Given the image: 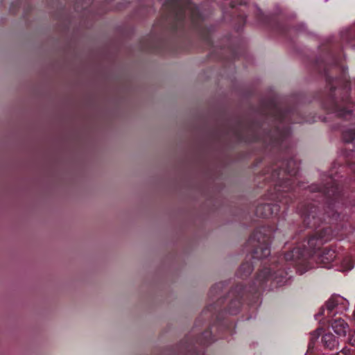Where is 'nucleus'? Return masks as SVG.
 I'll return each instance as SVG.
<instances>
[{
    "mask_svg": "<svg viewBox=\"0 0 355 355\" xmlns=\"http://www.w3.org/2000/svg\"><path fill=\"white\" fill-rule=\"evenodd\" d=\"M347 343L351 345L353 347H355V331L353 332L352 334H350Z\"/></svg>",
    "mask_w": 355,
    "mask_h": 355,
    "instance_id": "9b49d317",
    "label": "nucleus"
},
{
    "mask_svg": "<svg viewBox=\"0 0 355 355\" xmlns=\"http://www.w3.org/2000/svg\"><path fill=\"white\" fill-rule=\"evenodd\" d=\"M286 173H289L291 175H295V174H296V171H293L290 170V169H288V171H280L279 173H278V174H277L278 178H279V179H280V177H279V176H280V175H282V177H283V176H284V175H285Z\"/></svg>",
    "mask_w": 355,
    "mask_h": 355,
    "instance_id": "f8f14e48",
    "label": "nucleus"
},
{
    "mask_svg": "<svg viewBox=\"0 0 355 355\" xmlns=\"http://www.w3.org/2000/svg\"><path fill=\"white\" fill-rule=\"evenodd\" d=\"M243 268L246 270V274H245V275H249V274L251 272V271H252V267H251V265H250V264H249V263L243 264V265L241 266V269H243Z\"/></svg>",
    "mask_w": 355,
    "mask_h": 355,
    "instance_id": "ddd939ff",
    "label": "nucleus"
},
{
    "mask_svg": "<svg viewBox=\"0 0 355 355\" xmlns=\"http://www.w3.org/2000/svg\"><path fill=\"white\" fill-rule=\"evenodd\" d=\"M351 350L349 347H345L340 352H338L333 355H350Z\"/></svg>",
    "mask_w": 355,
    "mask_h": 355,
    "instance_id": "9d476101",
    "label": "nucleus"
},
{
    "mask_svg": "<svg viewBox=\"0 0 355 355\" xmlns=\"http://www.w3.org/2000/svg\"><path fill=\"white\" fill-rule=\"evenodd\" d=\"M254 236L257 237V239H259V237H258V236L254 235Z\"/></svg>",
    "mask_w": 355,
    "mask_h": 355,
    "instance_id": "aec40b11",
    "label": "nucleus"
},
{
    "mask_svg": "<svg viewBox=\"0 0 355 355\" xmlns=\"http://www.w3.org/2000/svg\"><path fill=\"white\" fill-rule=\"evenodd\" d=\"M323 331L322 328H318L311 334V343L305 355H318L313 347V343L317 340Z\"/></svg>",
    "mask_w": 355,
    "mask_h": 355,
    "instance_id": "0eeeda50",
    "label": "nucleus"
},
{
    "mask_svg": "<svg viewBox=\"0 0 355 355\" xmlns=\"http://www.w3.org/2000/svg\"><path fill=\"white\" fill-rule=\"evenodd\" d=\"M322 343L323 346L329 349H334L336 348L339 345L338 340L331 333L325 334L322 336Z\"/></svg>",
    "mask_w": 355,
    "mask_h": 355,
    "instance_id": "39448f33",
    "label": "nucleus"
},
{
    "mask_svg": "<svg viewBox=\"0 0 355 355\" xmlns=\"http://www.w3.org/2000/svg\"><path fill=\"white\" fill-rule=\"evenodd\" d=\"M267 107H268V115L269 114V103L268 102Z\"/></svg>",
    "mask_w": 355,
    "mask_h": 355,
    "instance_id": "f3484780",
    "label": "nucleus"
},
{
    "mask_svg": "<svg viewBox=\"0 0 355 355\" xmlns=\"http://www.w3.org/2000/svg\"><path fill=\"white\" fill-rule=\"evenodd\" d=\"M354 267L353 262L349 257L345 258L341 262V268L340 270L343 272H347L352 270Z\"/></svg>",
    "mask_w": 355,
    "mask_h": 355,
    "instance_id": "6e6552de",
    "label": "nucleus"
},
{
    "mask_svg": "<svg viewBox=\"0 0 355 355\" xmlns=\"http://www.w3.org/2000/svg\"><path fill=\"white\" fill-rule=\"evenodd\" d=\"M327 239L322 236H314L308 240L297 243L291 251L286 252L284 258L287 261H292L297 268L300 275L305 273L313 268L309 259L316 261L321 267L329 268L336 257L335 250L324 249L320 247Z\"/></svg>",
    "mask_w": 355,
    "mask_h": 355,
    "instance_id": "f257e3e1",
    "label": "nucleus"
},
{
    "mask_svg": "<svg viewBox=\"0 0 355 355\" xmlns=\"http://www.w3.org/2000/svg\"><path fill=\"white\" fill-rule=\"evenodd\" d=\"M262 209V207H259L257 209V215H259V216H262L263 215V213L261 212V209Z\"/></svg>",
    "mask_w": 355,
    "mask_h": 355,
    "instance_id": "4468645a",
    "label": "nucleus"
},
{
    "mask_svg": "<svg viewBox=\"0 0 355 355\" xmlns=\"http://www.w3.org/2000/svg\"><path fill=\"white\" fill-rule=\"evenodd\" d=\"M175 4L179 6L180 5V3L179 2H175Z\"/></svg>",
    "mask_w": 355,
    "mask_h": 355,
    "instance_id": "6ab92c4d",
    "label": "nucleus"
},
{
    "mask_svg": "<svg viewBox=\"0 0 355 355\" xmlns=\"http://www.w3.org/2000/svg\"><path fill=\"white\" fill-rule=\"evenodd\" d=\"M320 323L325 324L329 323L331 329L339 336L345 337L350 331L349 324L345 320L341 317L329 318V322L325 320H322Z\"/></svg>",
    "mask_w": 355,
    "mask_h": 355,
    "instance_id": "7ed1b4c3",
    "label": "nucleus"
},
{
    "mask_svg": "<svg viewBox=\"0 0 355 355\" xmlns=\"http://www.w3.org/2000/svg\"><path fill=\"white\" fill-rule=\"evenodd\" d=\"M349 308L348 301L339 295L331 297L315 315V318L319 322L327 318L329 322V318L338 317V314H342Z\"/></svg>",
    "mask_w": 355,
    "mask_h": 355,
    "instance_id": "f03ea898",
    "label": "nucleus"
},
{
    "mask_svg": "<svg viewBox=\"0 0 355 355\" xmlns=\"http://www.w3.org/2000/svg\"><path fill=\"white\" fill-rule=\"evenodd\" d=\"M340 115H342V116H345V112H342L340 113Z\"/></svg>",
    "mask_w": 355,
    "mask_h": 355,
    "instance_id": "a211bd4d",
    "label": "nucleus"
},
{
    "mask_svg": "<svg viewBox=\"0 0 355 355\" xmlns=\"http://www.w3.org/2000/svg\"><path fill=\"white\" fill-rule=\"evenodd\" d=\"M288 165H289V167H291V166L295 165V163L294 161H291V162H289Z\"/></svg>",
    "mask_w": 355,
    "mask_h": 355,
    "instance_id": "2eb2a0df",
    "label": "nucleus"
},
{
    "mask_svg": "<svg viewBox=\"0 0 355 355\" xmlns=\"http://www.w3.org/2000/svg\"><path fill=\"white\" fill-rule=\"evenodd\" d=\"M282 274L283 272L280 271L272 274L268 272V282L270 281L274 283L276 286H281L286 284L289 282L291 277L283 276Z\"/></svg>",
    "mask_w": 355,
    "mask_h": 355,
    "instance_id": "20e7f679",
    "label": "nucleus"
},
{
    "mask_svg": "<svg viewBox=\"0 0 355 355\" xmlns=\"http://www.w3.org/2000/svg\"><path fill=\"white\" fill-rule=\"evenodd\" d=\"M180 12L184 15H188L192 19H195L199 15V9L193 3H188L186 6L180 8Z\"/></svg>",
    "mask_w": 355,
    "mask_h": 355,
    "instance_id": "423d86ee",
    "label": "nucleus"
},
{
    "mask_svg": "<svg viewBox=\"0 0 355 355\" xmlns=\"http://www.w3.org/2000/svg\"><path fill=\"white\" fill-rule=\"evenodd\" d=\"M230 311V313H231L232 314H236V311H233V310H231V311Z\"/></svg>",
    "mask_w": 355,
    "mask_h": 355,
    "instance_id": "dca6fc26",
    "label": "nucleus"
},
{
    "mask_svg": "<svg viewBox=\"0 0 355 355\" xmlns=\"http://www.w3.org/2000/svg\"><path fill=\"white\" fill-rule=\"evenodd\" d=\"M355 137V130L354 129H349L343 133V138L346 142L352 141Z\"/></svg>",
    "mask_w": 355,
    "mask_h": 355,
    "instance_id": "1a4fd4ad",
    "label": "nucleus"
}]
</instances>
